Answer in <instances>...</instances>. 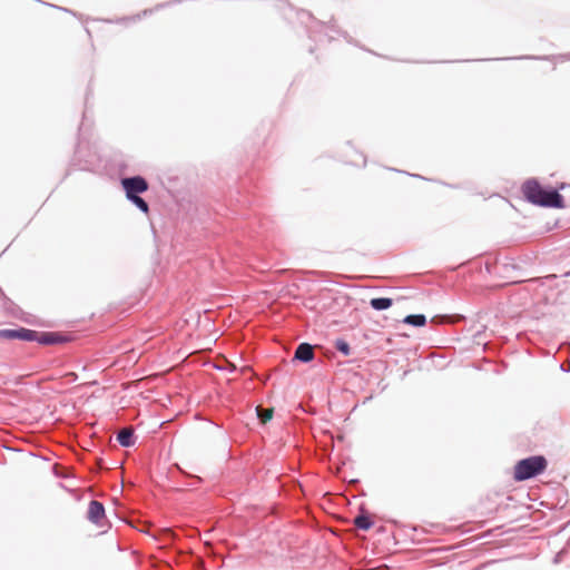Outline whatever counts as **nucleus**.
I'll return each instance as SVG.
<instances>
[{"label": "nucleus", "mask_w": 570, "mask_h": 570, "mask_svg": "<svg viewBox=\"0 0 570 570\" xmlns=\"http://www.w3.org/2000/svg\"><path fill=\"white\" fill-rule=\"evenodd\" d=\"M524 197L532 204L563 208V198L557 190H546L534 179H529L522 185Z\"/></svg>", "instance_id": "obj_1"}, {"label": "nucleus", "mask_w": 570, "mask_h": 570, "mask_svg": "<svg viewBox=\"0 0 570 570\" xmlns=\"http://www.w3.org/2000/svg\"><path fill=\"white\" fill-rule=\"evenodd\" d=\"M547 469L544 456L535 455L523 459L514 465L513 478L515 481H524L537 476Z\"/></svg>", "instance_id": "obj_2"}, {"label": "nucleus", "mask_w": 570, "mask_h": 570, "mask_svg": "<svg viewBox=\"0 0 570 570\" xmlns=\"http://www.w3.org/2000/svg\"><path fill=\"white\" fill-rule=\"evenodd\" d=\"M121 185L126 191L127 197L136 196L148 189V184L145 178L140 176L124 178Z\"/></svg>", "instance_id": "obj_3"}, {"label": "nucleus", "mask_w": 570, "mask_h": 570, "mask_svg": "<svg viewBox=\"0 0 570 570\" xmlns=\"http://www.w3.org/2000/svg\"><path fill=\"white\" fill-rule=\"evenodd\" d=\"M36 338V331L24 327L16 330H0V340H21L32 342Z\"/></svg>", "instance_id": "obj_4"}, {"label": "nucleus", "mask_w": 570, "mask_h": 570, "mask_svg": "<svg viewBox=\"0 0 570 570\" xmlns=\"http://www.w3.org/2000/svg\"><path fill=\"white\" fill-rule=\"evenodd\" d=\"M88 519L97 524L99 528H104L106 522V515H105V508L104 505L98 501H90L88 511H87Z\"/></svg>", "instance_id": "obj_5"}, {"label": "nucleus", "mask_w": 570, "mask_h": 570, "mask_svg": "<svg viewBox=\"0 0 570 570\" xmlns=\"http://www.w3.org/2000/svg\"><path fill=\"white\" fill-rule=\"evenodd\" d=\"M295 358L302 362H309L314 358V351L312 345L302 343L295 351Z\"/></svg>", "instance_id": "obj_6"}, {"label": "nucleus", "mask_w": 570, "mask_h": 570, "mask_svg": "<svg viewBox=\"0 0 570 570\" xmlns=\"http://www.w3.org/2000/svg\"><path fill=\"white\" fill-rule=\"evenodd\" d=\"M117 441L119 442L120 445L126 448L134 445L135 440L132 428H125L120 430L119 433L117 434Z\"/></svg>", "instance_id": "obj_7"}, {"label": "nucleus", "mask_w": 570, "mask_h": 570, "mask_svg": "<svg viewBox=\"0 0 570 570\" xmlns=\"http://www.w3.org/2000/svg\"><path fill=\"white\" fill-rule=\"evenodd\" d=\"M35 341L41 343V344H45V345H49V344H56L58 342L61 341V338L55 334V333H39V332H36V338Z\"/></svg>", "instance_id": "obj_8"}, {"label": "nucleus", "mask_w": 570, "mask_h": 570, "mask_svg": "<svg viewBox=\"0 0 570 570\" xmlns=\"http://www.w3.org/2000/svg\"><path fill=\"white\" fill-rule=\"evenodd\" d=\"M371 306L376 311L387 309L392 306L393 301L386 297L372 298L370 302Z\"/></svg>", "instance_id": "obj_9"}, {"label": "nucleus", "mask_w": 570, "mask_h": 570, "mask_svg": "<svg viewBox=\"0 0 570 570\" xmlns=\"http://www.w3.org/2000/svg\"><path fill=\"white\" fill-rule=\"evenodd\" d=\"M403 322L405 324H410V325H413V326H424L425 323H426V318L424 315L422 314H417V315H407Z\"/></svg>", "instance_id": "obj_10"}, {"label": "nucleus", "mask_w": 570, "mask_h": 570, "mask_svg": "<svg viewBox=\"0 0 570 570\" xmlns=\"http://www.w3.org/2000/svg\"><path fill=\"white\" fill-rule=\"evenodd\" d=\"M256 411H257V415L263 424H266L268 421H271L273 417V414H274L273 407L263 409L261 406H257Z\"/></svg>", "instance_id": "obj_11"}, {"label": "nucleus", "mask_w": 570, "mask_h": 570, "mask_svg": "<svg viewBox=\"0 0 570 570\" xmlns=\"http://www.w3.org/2000/svg\"><path fill=\"white\" fill-rule=\"evenodd\" d=\"M354 524L361 530H368L373 522L366 515L361 514L354 519Z\"/></svg>", "instance_id": "obj_12"}, {"label": "nucleus", "mask_w": 570, "mask_h": 570, "mask_svg": "<svg viewBox=\"0 0 570 570\" xmlns=\"http://www.w3.org/2000/svg\"><path fill=\"white\" fill-rule=\"evenodd\" d=\"M127 198L130 199L141 212H144L146 214L148 213V210H149L148 204L141 197L136 195V196H131V197H127Z\"/></svg>", "instance_id": "obj_13"}, {"label": "nucleus", "mask_w": 570, "mask_h": 570, "mask_svg": "<svg viewBox=\"0 0 570 570\" xmlns=\"http://www.w3.org/2000/svg\"><path fill=\"white\" fill-rule=\"evenodd\" d=\"M334 345H335V348L337 351H340L342 354H344L345 356H348L351 354V348L346 341H344L342 338L336 340Z\"/></svg>", "instance_id": "obj_14"}]
</instances>
